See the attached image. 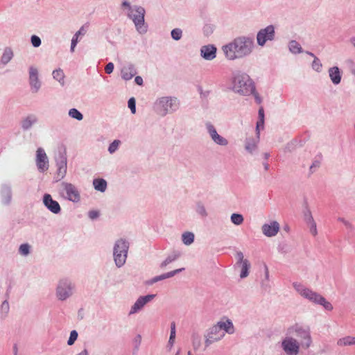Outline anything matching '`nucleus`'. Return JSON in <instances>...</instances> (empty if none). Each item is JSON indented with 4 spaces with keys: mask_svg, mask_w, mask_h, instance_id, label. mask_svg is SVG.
Here are the masks:
<instances>
[{
    "mask_svg": "<svg viewBox=\"0 0 355 355\" xmlns=\"http://www.w3.org/2000/svg\"><path fill=\"white\" fill-rule=\"evenodd\" d=\"M254 47V40L248 37H238L223 46L225 57L230 60L244 58L250 55Z\"/></svg>",
    "mask_w": 355,
    "mask_h": 355,
    "instance_id": "nucleus-1",
    "label": "nucleus"
},
{
    "mask_svg": "<svg viewBox=\"0 0 355 355\" xmlns=\"http://www.w3.org/2000/svg\"><path fill=\"white\" fill-rule=\"evenodd\" d=\"M293 286L296 291L304 298L309 300L312 303L322 306L323 308L327 311L333 310L334 307L331 302L327 301L320 294L309 289V288L305 287L302 284L297 282H294Z\"/></svg>",
    "mask_w": 355,
    "mask_h": 355,
    "instance_id": "nucleus-2",
    "label": "nucleus"
},
{
    "mask_svg": "<svg viewBox=\"0 0 355 355\" xmlns=\"http://www.w3.org/2000/svg\"><path fill=\"white\" fill-rule=\"evenodd\" d=\"M232 86L235 92L244 96L252 94L255 90L253 81L245 73L237 72L233 75Z\"/></svg>",
    "mask_w": 355,
    "mask_h": 355,
    "instance_id": "nucleus-3",
    "label": "nucleus"
},
{
    "mask_svg": "<svg viewBox=\"0 0 355 355\" xmlns=\"http://www.w3.org/2000/svg\"><path fill=\"white\" fill-rule=\"evenodd\" d=\"M287 334L296 336L299 339V343L304 349H308L311 345L312 338L309 326L295 323L288 328Z\"/></svg>",
    "mask_w": 355,
    "mask_h": 355,
    "instance_id": "nucleus-4",
    "label": "nucleus"
},
{
    "mask_svg": "<svg viewBox=\"0 0 355 355\" xmlns=\"http://www.w3.org/2000/svg\"><path fill=\"white\" fill-rule=\"evenodd\" d=\"M180 102L175 97H163L159 101L158 114L162 116L176 111Z\"/></svg>",
    "mask_w": 355,
    "mask_h": 355,
    "instance_id": "nucleus-5",
    "label": "nucleus"
},
{
    "mask_svg": "<svg viewBox=\"0 0 355 355\" xmlns=\"http://www.w3.org/2000/svg\"><path fill=\"white\" fill-rule=\"evenodd\" d=\"M128 244L123 239L118 240L114 248V258L116 265L122 266L126 260Z\"/></svg>",
    "mask_w": 355,
    "mask_h": 355,
    "instance_id": "nucleus-6",
    "label": "nucleus"
},
{
    "mask_svg": "<svg viewBox=\"0 0 355 355\" xmlns=\"http://www.w3.org/2000/svg\"><path fill=\"white\" fill-rule=\"evenodd\" d=\"M144 14L145 10L141 7L132 8L128 14L130 18L132 19L137 30L139 33H144L146 31V26L144 25Z\"/></svg>",
    "mask_w": 355,
    "mask_h": 355,
    "instance_id": "nucleus-7",
    "label": "nucleus"
},
{
    "mask_svg": "<svg viewBox=\"0 0 355 355\" xmlns=\"http://www.w3.org/2000/svg\"><path fill=\"white\" fill-rule=\"evenodd\" d=\"M300 346L301 345L299 342L291 336L285 338L282 342V347L288 355H297L299 353Z\"/></svg>",
    "mask_w": 355,
    "mask_h": 355,
    "instance_id": "nucleus-8",
    "label": "nucleus"
},
{
    "mask_svg": "<svg viewBox=\"0 0 355 355\" xmlns=\"http://www.w3.org/2000/svg\"><path fill=\"white\" fill-rule=\"evenodd\" d=\"M275 38V28L269 25L265 28L261 29L257 35V44L263 46L267 41H272Z\"/></svg>",
    "mask_w": 355,
    "mask_h": 355,
    "instance_id": "nucleus-9",
    "label": "nucleus"
},
{
    "mask_svg": "<svg viewBox=\"0 0 355 355\" xmlns=\"http://www.w3.org/2000/svg\"><path fill=\"white\" fill-rule=\"evenodd\" d=\"M225 336V333L222 332L220 327L216 324L212 326L209 329L207 335L205 336V345L209 346L214 342L218 341L222 339Z\"/></svg>",
    "mask_w": 355,
    "mask_h": 355,
    "instance_id": "nucleus-10",
    "label": "nucleus"
},
{
    "mask_svg": "<svg viewBox=\"0 0 355 355\" xmlns=\"http://www.w3.org/2000/svg\"><path fill=\"white\" fill-rule=\"evenodd\" d=\"M73 287L67 279L61 280L57 287V297L60 300H64L72 294Z\"/></svg>",
    "mask_w": 355,
    "mask_h": 355,
    "instance_id": "nucleus-11",
    "label": "nucleus"
},
{
    "mask_svg": "<svg viewBox=\"0 0 355 355\" xmlns=\"http://www.w3.org/2000/svg\"><path fill=\"white\" fill-rule=\"evenodd\" d=\"M206 128L210 137L211 138V140L216 144L222 146H225L228 144V141L225 138L218 134L216 129L211 123L207 122L206 123Z\"/></svg>",
    "mask_w": 355,
    "mask_h": 355,
    "instance_id": "nucleus-12",
    "label": "nucleus"
},
{
    "mask_svg": "<svg viewBox=\"0 0 355 355\" xmlns=\"http://www.w3.org/2000/svg\"><path fill=\"white\" fill-rule=\"evenodd\" d=\"M36 164L40 171L44 172L49 168V160L44 150L39 148L37 150Z\"/></svg>",
    "mask_w": 355,
    "mask_h": 355,
    "instance_id": "nucleus-13",
    "label": "nucleus"
},
{
    "mask_svg": "<svg viewBox=\"0 0 355 355\" xmlns=\"http://www.w3.org/2000/svg\"><path fill=\"white\" fill-rule=\"evenodd\" d=\"M62 187L69 200L78 202L80 200L79 192L74 185L70 183H62Z\"/></svg>",
    "mask_w": 355,
    "mask_h": 355,
    "instance_id": "nucleus-14",
    "label": "nucleus"
},
{
    "mask_svg": "<svg viewBox=\"0 0 355 355\" xmlns=\"http://www.w3.org/2000/svg\"><path fill=\"white\" fill-rule=\"evenodd\" d=\"M261 230L265 236L272 237L279 231V224L277 221H272L269 224L266 223L263 225Z\"/></svg>",
    "mask_w": 355,
    "mask_h": 355,
    "instance_id": "nucleus-15",
    "label": "nucleus"
},
{
    "mask_svg": "<svg viewBox=\"0 0 355 355\" xmlns=\"http://www.w3.org/2000/svg\"><path fill=\"white\" fill-rule=\"evenodd\" d=\"M155 295H148L144 297H140L132 306L130 314H133L139 311L145 304L152 301L155 298Z\"/></svg>",
    "mask_w": 355,
    "mask_h": 355,
    "instance_id": "nucleus-16",
    "label": "nucleus"
},
{
    "mask_svg": "<svg viewBox=\"0 0 355 355\" xmlns=\"http://www.w3.org/2000/svg\"><path fill=\"white\" fill-rule=\"evenodd\" d=\"M43 202L44 205L53 214H58L60 211V206L59 203L53 200L50 194L44 196Z\"/></svg>",
    "mask_w": 355,
    "mask_h": 355,
    "instance_id": "nucleus-17",
    "label": "nucleus"
},
{
    "mask_svg": "<svg viewBox=\"0 0 355 355\" xmlns=\"http://www.w3.org/2000/svg\"><path fill=\"white\" fill-rule=\"evenodd\" d=\"M201 56L207 60H212L216 56V48L214 45L202 46L200 49Z\"/></svg>",
    "mask_w": 355,
    "mask_h": 355,
    "instance_id": "nucleus-18",
    "label": "nucleus"
},
{
    "mask_svg": "<svg viewBox=\"0 0 355 355\" xmlns=\"http://www.w3.org/2000/svg\"><path fill=\"white\" fill-rule=\"evenodd\" d=\"M29 80L31 88L37 92L40 87V83L37 77V69L31 67L29 70Z\"/></svg>",
    "mask_w": 355,
    "mask_h": 355,
    "instance_id": "nucleus-19",
    "label": "nucleus"
},
{
    "mask_svg": "<svg viewBox=\"0 0 355 355\" xmlns=\"http://www.w3.org/2000/svg\"><path fill=\"white\" fill-rule=\"evenodd\" d=\"M329 76L334 85H338L341 81V72L338 67H330L328 70Z\"/></svg>",
    "mask_w": 355,
    "mask_h": 355,
    "instance_id": "nucleus-20",
    "label": "nucleus"
},
{
    "mask_svg": "<svg viewBox=\"0 0 355 355\" xmlns=\"http://www.w3.org/2000/svg\"><path fill=\"white\" fill-rule=\"evenodd\" d=\"M217 325L220 327L221 331L222 329H223L226 333L229 334H232L234 333V327L233 323L229 319H227L225 322H218Z\"/></svg>",
    "mask_w": 355,
    "mask_h": 355,
    "instance_id": "nucleus-21",
    "label": "nucleus"
},
{
    "mask_svg": "<svg viewBox=\"0 0 355 355\" xmlns=\"http://www.w3.org/2000/svg\"><path fill=\"white\" fill-rule=\"evenodd\" d=\"M136 73L135 68L131 65L124 67L121 69V76L125 80H130Z\"/></svg>",
    "mask_w": 355,
    "mask_h": 355,
    "instance_id": "nucleus-22",
    "label": "nucleus"
},
{
    "mask_svg": "<svg viewBox=\"0 0 355 355\" xmlns=\"http://www.w3.org/2000/svg\"><path fill=\"white\" fill-rule=\"evenodd\" d=\"M337 345L340 347L355 345V337L348 336L340 338L337 341Z\"/></svg>",
    "mask_w": 355,
    "mask_h": 355,
    "instance_id": "nucleus-23",
    "label": "nucleus"
},
{
    "mask_svg": "<svg viewBox=\"0 0 355 355\" xmlns=\"http://www.w3.org/2000/svg\"><path fill=\"white\" fill-rule=\"evenodd\" d=\"M257 148V141L254 138H248L245 141V148L250 153H252Z\"/></svg>",
    "mask_w": 355,
    "mask_h": 355,
    "instance_id": "nucleus-24",
    "label": "nucleus"
},
{
    "mask_svg": "<svg viewBox=\"0 0 355 355\" xmlns=\"http://www.w3.org/2000/svg\"><path fill=\"white\" fill-rule=\"evenodd\" d=\"M263 124H264V110H263V107H261L259 110V121L257 123V127H256L257 135L258 138L259 137V128L261 127L263 128Z\"/></svg>",
    "mask_w": 355,
    "mask_h": 355,
    "instance_id": "nucleus-25",
    "label": "nucleus"
},
{
    "mask_svg": "<svg viewBox=\"0 0 355 355\" xmlns=\"http://www.w3.org/2000/svg\"><path fill=\"white\" fill-rule=\"evenodd\" d=\"M306 53L314 58L311 64L313 69L320 72L322 67L320 60L313 53L307 51Z\"/></svg>",
    "mask_w": 355,
    "mask_h": 355,
    "instance_id": "nucleus-26",
    "label": "nucleus"
},
{
    "mask_svg": "<svg viewBox=\"0 0 355 355\" xmlns=\"http://www.w3.org/2000/svg\"><path fill=\"white\" fill-rule=\"evenodd\" d=\"M95 189L103 192L107 187V182L103 179H95L93 182Z\"/></svg>",
    "mask_w": 355,
    "mask_h": 355,
    "instance_id": "nucleus-27",
    "label": "nucleus"
},
{
    "mask_svg": "<svg viewBox=\"0 0 355 355\" xmlns=\"http://www.w3.org/2000/svg\"><path fill=\"white\" fill-rule=\"evenodd\" d=\"M183 270H184V268H181L176 269V270H172L171 272L164 273L163 275L157 276V282L161 281V280H163V279H165L167 278L172 277L174 275H175L176 274L180 273V272H182Z\"/></svg>",
    "mask_w": 355,
    "mask_h": 355,
    "instance_id": "nucleus-28",
    "label": "nucleus"
},
{
    "mask_svg": "<svg viewBox=\"0 0 355 355\" xmlns=\"http://www.w3.org/2000/svg\"><path fill=\"white\" fill-rule=\"evenodd\" d=\"M289 50L291 53L297 54L302 52L301 45L295 40H291L288 44Z\"/></svg>",
    "mask_w": 355,
    "mask_h": 355,
    "instance_id": "nucleus-29",
    "label": "nucleus"
},
{
    "mask_svg": "<svg viewBox=\"0 0 355 355\" xmlns=\"http://www.w3.org/2000/svg\"><path fill=\"white\" fill-rule=\"evenodd\" d=\"M86 32V30L85 29L84 26H82L78 31L76 33L74 36L73 37L71 40V51L73 52L74 49L78 43V36H79L81 34H85Z\"/></svg>",
    "mask_w": 355,
    "mask_h": 355,
    "instance_id": "nucleus-30",
    "label": "nucleus"
},
{
    "mask_svg": "<svg viewBox=\"0 0 355 355\" xmlns=\"http://www.w3.org/2000/svg\"><path fill=\"white\" fill-rule=\"evenodd\" d=\"M182 242L187 245H191L194 241V234L192 232H184L182 236Z\"/></svg>",
    "mask_w": 355,
    "mask_h": 355,
    "instance_id": "nucleus-31",
    "label": "nucleus"
},
{
    "mask_svg": "<svg viewBox=\"0 0 355 355\" xmlns=\"http://www.w3.org/2000/svg\"><path fill=\"white\" fill-rule=\"evenodd\" d=\"M13 53L10 49H6L3 55L1 57V61L3 63H8L12 58Z\"/></svg>",
    "mask_w": 355,
    "mask_h": 355,
    "instance_id": "nucleus-32",
    "label": "nucleus"
},
{
    "mask_svg": "<svg viewBox=\"0 0 355 355\" xmlns=\"http://www.w3.org/2000/svg\"><path fill=\"white\" fill-rule=\"evenodd\" d=\"M180 257V254L174 253L173 254L169 255L161 264V268H164L168 264L172 263L175 261Z\"/></svg>",
    "mask_w": 355,
    "mask_h": 355,
    "instance_id": "nucleus-33",
    "label": "nucleus"
},
{
    "mask_svg": "<svg viewBox=\"0 0 355 355\" xmlns=\"http://www.w3.org/2000/svg\"><path fill=\"white\" fill-rule=\"evenodd\" d=\"M250 267V263L248 260L245 259L243 263H242V269L241 272V278H245L248 275V270Z\"/></svg>",
    "mask_w": 355,
    "mask_h": 355,
    "instance_id": "nucleus-34",
    "label": "nucleus"
},
{
    "mask_svg": "<svg viewBox=\"0 0 355 355\" xmlns=\"http://www.w3.org/2000/svg\"><path fill=\"white\" fill-rule=\"evenodd\" d=\"M244 218L240 214H232L231 215V221L236 225H239L243 223Z\"/></svg>",
    "mask_w": 355,
    "mask_h": 355,
    "instance_id": "nucleus-35",
    "label": "nucleus"
},
{
    "mask_svg": "<svg viewBox=\"0 0 355 355\" xmlns=\"http://www.w3.org/2000/svg\"><path fill=\"white\" fill-rule=\"evenodd\" d=\"M196 211L202 217H206L207 216V212L206 211V208H205V205L201 202H198L196 203Z\"/></svg>",
    "mask_w": 355,
    "mask_h": 355,
    "instance_id": "nucleus-36",
    "label": "nucleus"
},
{
    "mask_svg": "<svg viewBox=\"0 0 355 355\" xmlns=\"http://www.w3.org/2000/svg\"><path fill=\"white\" fill-rule=\"evenodd\" d=\"M53 78L57 80L60 83L63 84L64 83V72L61 69H57L53 71Z\"/></svg>",
    "mask_w": 355,
    "mask_h": 355,
    "instance_id": "nucleus-37",
    "label": "nucleus"
},
{
    "mask_svg": "<svg viewBox=\"0 0 355 355\" xmlns=\"http://www.w3.org/2000/svg\"><path fill=\"white\" fill-rule=\"evenodd\" d=\"M69 114L71 117L76 119L77 120L83 119V114L76 109L72 108L69 110Z\"/></svg>",
    "mask_w": 355,
    "mask_h": 355,
    "instance_id": "nucleus-38",
    "label": "nucleus"
},
{
    "mask_svg": "<svg viewBox=\"0 0 355 355\" xmlns=\"http://www.w3.org/2000/svg\"><path fill=\"white\" fill-rule=\"evenodd\" d=\"M182 36V31L180 28H175L171 31V37L175 40H179Z\"/></svg>",
    "mask_w": 355,
    "mask_h": 355,
    "instance_id": "nucleus-39",
    "label": "nucleus"
},
{
    "mask_svg": "<svg viewBox=\"0 0 355 355\" xmlns=\"http://www.w3.org/2000/svg\"><path fill=\"white\" fill-rule=\"evenodd\" d=\"M78 338V333L76 330H73L71 331L70 333V336H69V338L68 340V345H71L74 343V342Z\"/></svg>",
    "mask_w": 355,
    "mask_h": 355,
    "instance_id": "nucleus-40",
    "label": "nucleus"
},
{
    "mask_svg": "<svg viewBox=\"0 0 355 355\" xmlns=\"http://www.w3.org/2000/svg\"><path fill=\"white\" fill-rule=\"evenodd\" d=\"M120 143L121 141L119 140H114L109 146V152L110 153H114L117 150Z\"/></svg>",
    "mask_w": 355,
    "mask_h": 355,
    "instance_id": "nucleus-41",
    "label": "nucleus"
},
{
    "mask_svg": "<svg viewBox=\"0 0 355 355\" xmlns=\"http://www.w3.org/2000/svg\"><path fill=\"white\" fill-rule=\"evenodd\" d=\"M35 119H32V117H27L22 123V126L24 129H28L30 128L33 123L35 122Z\"/></svg>",
    "mask_w": 355,
    "mask_h": 355,
    "instance_id": "nucleus-42",
    "label": "nucleus"
},
{
    "mask_svg": "<svg viewBox=\"0 0 355 355\" xmlns=\"http://www.w3.org/2000/svg\"><path fill=\"white\" fill-rule=\"evenodd\" d=\"M30 246L28 244H22L19 247V252L22 255H27L29 253Z\"/></svg>",
    "mask_w": 355,
    "mask_h": 355,
    "instance_id": "nucleus-43",
    "label": "nucleus"
},
{
    "mask_svg": "<svg viewBox=\"0 0 355 355\" xmlns=\"http://www.w3.org/2000/svg\"><path fill=\"white\" fill-rule=\"evenodd\" d=\"M128 107L131 110V112L132 114H135V112H136L135 99L134 98H130L128 102Z\"/></svg>",
    "mask_w": 355,
    "mask_h": 355,
    "instance_id": "nucleus-44",
    "label": "nucleus"
},
{
    "mask_svg": "<svg viewBox=\"0 0 355 355\" xmlns=\"http://www.w3.org/2000/svg\"><path fill=\"white\" fill-rule=\"evenodd\" d=\"M31 43L34 47H38L41 44V40L39 37L33 35L31 37Z\"/></svg>",
    "mask_w": 355,
    "mask_h": 355,
    "instance_id": "nucleus-45",
    "label": "nucleus"
},
{
    "mask_svg": "<svg viewBox=\"0 0 355 355\" xmlns=\"http://www.w3.org/2000/svg\"><path fill=\"white\" fill-rule=\"evenodd\" d=\"M304 219L307 224H309L311 222L314 221L311 211L309 209H307V211L304 213Z\"/></svg>",
    "mask_w": 355,
    "mask_h": 355,
    "instance_id": "nucleus-46",
    "label": "nucleus"
},
{
    "mask_svg": "<svg viewBox=\"0 0 355 355\" xmlns=\"http://www.w3.org/2000/svg\"><path fill=\"white\" fill-rule=\"evenodd\" d=\"M310 232L313 235L315 236L318 233L316 228V223L315 221L311 222L309 224Z\"/></svg>",
    "mask_w": 355,
    "mask_h": 355,
    "instance_id": "nucleus-47",
    "label": "nucleus"
},
{
    "mask_svg": "<svg viewBox=\"0 0 355 355\" xmlns=\"http://www.w3.org/2000/svg\"><path fill=\"white\" fill-rule=\"evenodd\" d=\"M170 340H175V322H172L171 324V334H170Z\"/></svg>",
    "mask_w": 355,
    "mask_h": 355,
    "instance_id": "nucleus-48",
    "label": "nucleus"
},
{
    "mask_svg": "<svg viewBox=\"0 0 355 355\" xmlns=\"http://www.w3.org/2000/svg\"><path fill=\"white\" fill-rule=\"evenodd\" d=\"M114 64L112 62H109L108 64H107V65L105 67V71L107 74H110L111 73H112V71L114 70Z\"/></svg>",
    "mask_w": 355,
    "mask_h": 355,
    "instance_id": "nucleus-49",
    "label": "nucleus"
},
{
    "mask_svg": "<svg viewBox=\"0 0 355 355\" xmlns=\"http://www.w3.org/2000/svg\"><path fill=\"white\" fill-rule=\"evenodd\" d=\"M200 345V339L198 337L193 338V346L195 349H198Z\"/></svg>",
    "mask_w": 355,
    "mask_h": 355,
    "instance_id": "nucleus-50",
    "label": "nucleus"
},
{
    "mask_svg": "<svg viewBox=\"0 0 355 355\" xmlns=\"http://www.w3.org/2000/svg\"><path fill=\"white\" fill-rule=\"evenodd\" d=\"M320 161H318V160L314 161L310 166V171H311V173L313 172L314 168H318L320 166Z\"/></svg>",
    "mask_w": 355,
    "mask_h": 355,
    "instance_id": "nucleus-51",
    "label": "nucleus"
},
{
    "mask_svg": "<svg viewBox=\"0 0 355 355\" xmlns=\"http://www.w3.org/2000/svg\"><path fill=\"white\" fill-rule=\"evenodd\" d=\"M89 216L92 219H95L98 216V212L97 211H90L89 212Z\"/></svg>",
    "mask_w": 355,
    "mask_h": 355,
    "instance_id": "nucleus-52",
    "label": "nucleus"
},
{
    "mask_svg": "<svg viewBox=\"0 0 355 355\" xmlns=\"http://www.w3.org/2000/svg\"><path fill=\"white\" fill-rule=\"evenodd\" d=\"M236 257L238 259V262L243 263L245 259H243V254L241 252H237Z\"/></svg>",
    "mask_w": 355,
    "mask_h": 355,
    "instance_id": "nucleus-53",
    "label": "nucleus"
},
{
    "mask_svg": "<svg viewBox=\"0 0 355 355\" xmlns=\"http://www.w3.org/2000/svg\"><path fill=\"white\" fill-rule=\"evenodd\" d=\"M135 81L139 85H141L143 83V79L141 76H136L135 78Z\"/></svg>",
    "mask_w": 355,
    "mask_h": 355,
    "instance_id": "nucleus-54",
    "label": "nucleus"
},
{
    "mask_svg": "<svg viewBox=\"0 0 355 355\" xmlns=\"http://www.w3.org/2000/svg\"><path fill=\"white\" fill-rule=\"evenodd\" d=\"M252 94H254L257 103L260 104L261 103V98L259 97L258 94L255 92V90Z\"/></svg>",
    "mask_w": 355,
    "mask_h": 355,
    "instance_id": "nucleus-55",
    "label": "nucleus"
},
{
    "mask_svg": "<svg viewBox=\"0 0 355 355\" xmlns=\"http://www.w3.org/2000/svg\"><path fill=\"white\" fill-rule=\"evenodd\" d=\"M350 72L351 73L355 76V64L352 63L350 66Z\"/></svg>",
    "mask_w": 355,
    "mask_h": 355,
    "instance_id": "nucleus-56",
    "label": "nucleus"
},
{
    "mask_svg": "<svg viewBox=\"0 0 355 355\" xmlns=\"http://www.w3.org/2000/svg\"><path fill=\"white\" fill-rule=\"evenodd\" d=\"M338 220L341 221L347 227H349L351 225L350 223L348 221L345 220L344 218H339Z\"/></svg>",
    "mask_w": 355,
    "mask_h": 355,
    "instance_id": "nucleus-57",
    "label": "nucleus"
},
{
    "mask_svg": "<svg viewBox=\"0 0 355 355\" xmlns=\"http://www.w3.org/2000/svg\"><path fill=\"white\" fill-rule=\"evenodd\" d=\"M350 42L353 45V46L355 48V37H352L350 39Z\"/></svg>",
    "mask_w": 355,
    "mask_h": 355,
    "instance_id": "nucleus-58",
    "label": "nucleus"
},
{
    "mask_svg": "<svg viewBox=\"0 0 355 355\" xmlns=\"http://www.w3.org/2000/svg\"><path fill=\"white\" fill-rule=\"evenodd\" d=\"M77 355H87V350H83L81 352H80L79 354H78Z\"/></svg>",
    "mask_w": 355,
    "mask_h": 355,
    "instance_id": "nucleus-59",
    "label": "nucleus"
},
{
    "mask_svg": "<svg viewBox=\"0 0 355 355\" xmlns=\"http://www.w3.org/2000/svg\"><path fill=\"white\" fill-rule=\"evenodd\" d=\"M62 166L64 167L66 166V162L64 160L62 162L61 165L59 166L60 170H61Z\"/></svg>",
    "mask_w": 355,
    "mask_h": 355,
    "instance_id": "nucleus-60",
    "label": "nucleus"
},
{
    "mask_svg": "<svg viewBox=\"0 0 355 355\" xmlns=\"http://www.w3.org/2000/svg\"><path fill=\"white\" fill-rule=\"evenodd\" d=\"M263 157H264V158H265L266 159H268L269 158V157H270V154H269L268 153H265L263 154Z\"/></svg>",
    "mask_w": 355,
    "mask_h": 355,
    "instance_id": "nucleus-61",
    "label": "nucleus"
},
{
    "mask_svg": "<svg viewBox=\"0 0 355 355\" xmlns=\"http://www.w3.org/2000/svg\"><path fill=\"white\" fill-rule=\"evenodd\" d=\"M13 349H14V354H15V355H17V347L16 345H14Z\"/></svg>",
    "mask_w": 355,
    "mask_h": 355,
    "instance_id": "nucleus-62",
    "label": "nucleus"
},
{
    "mask_svg": "<svg viewBox=\"0 0 355 355\" xmlns=\"http://www.w3.org/2000/svg\"><path fill=\"white\" fill-rule=\"evenodd\" d=\"M263 166H264V168H265V170H266V171H267V170H268V168H269V165H268V164H267V163H264V164H263Z\"/></svg>",
    "mask_w": 355,
    "mask_h": 355,
    "instance_id": "nucleus-63",
    "label": "nucleus"
},
{
    "mask_svg": "<svg viewBox=\"0 0 355 355\" xmlns=\"http://www.w3.org/2000/svg\"><path fill=\"white\" fill-rule=\"evenodd\" d=\"M175 340H168V344L172 346L174 343Z\"/></svg>",
    "mask_w": 355,
    "mask_h": 355,
    "instance_id": "nucleus-64",
    "label": "nucleus"
}]
</instances>
